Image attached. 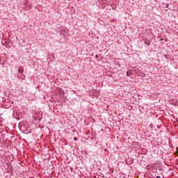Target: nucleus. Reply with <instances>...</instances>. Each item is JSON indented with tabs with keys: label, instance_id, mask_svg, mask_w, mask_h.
<instances>
[{
	"label": "nucleus",
	"instance_id": "nucleus-1",
	"mask_svg": "<svg viewBox=\"0 0 178 178\" xmlns=\"http://www.w3.org/2000/svg\"><path fill=\"white\" fill-rule=\"evenodd\" d=\"M18 72L19 73H23V72H24V70L22 67H19Z\"/></svg>",
	"mask_w": 178,
	"mask_h": 178
},
{
	"label": "nucleus",
	"instance_id": "nucleus-2",
	"mask_svg": "<svg viewBox=\"0 0 178 178\" xmlns=\"http://www.w3.org/2000/svg\"><path fill=\"white\" fill-rule=\"evenodd\" d=\"M144 42H145V45H150V44H151V42H149V40H145Z\"/></svg>",
	"mask_w": 178,
	"mask_h": 178
},
{
	"label": "nucleus",
	"instance_id": "nucleus-3",
	"mask_svg": "<svg viewBox=\"0 0 178 178\" xmlns=\"http://www.w3.org/2000/svg\"><path fill=\"white\" fill-rule=\"evenodd\" d=\"M74 141H77V137L74 138Z\"/></svg>",
	"mask_w": 178,
	"mask_h": 178
},
{
	"label": "nucleus",
	"instance_id": "nucleus-4",
	"mask_svg": "<svg viewBox=\"0 0 178 178\" xmlns=\"http://www.w3.org/2000/svg\"><path fill=\"white\" fill-rule=\"evenodd\" d=\"M156 178H161V176L158 175L156 177Z\"/></svg>",
	"mask_w": 178,
	"mask_h": 178
},
{
	"label": "nucleus",
	"instance_id": "nucleus-5",
	"mask_svg": "<svg viewBox=\"0 0 178 178\" xmlns=\"http://www.w3.org/2000/svg\"><path fill=\"white\" fill-rule=\"evenodd\" d=\"M95 57H96V58H98V55H96Z\"/></svg>",
	"mask_w": 178,
	"mask_h": 178
}]
</instances>
